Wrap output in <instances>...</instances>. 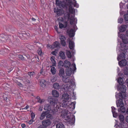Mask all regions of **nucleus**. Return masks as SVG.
Returning a JSON list of instances; mask_svg holds the SVG:
<instances>
[{
	"label": "nucleus",
	"instance_id": "obj_23",
	"mask_svg": "<svg viewBox=\"0 0 128 128\" xmlns=\"http://www.w3.org/2000/svg\"><path fill=\"white\" fill-rule=\"evenodd\" d=\"M59 75L60 77H62L64 76V71L63 68H62L60 70Z\"/></svg>",
	"mask_w": 128,
	"mask_h": 128
},
{
	"label": "nucleus",
	"instance_id": "obj_33",
	"mask_svg": "<svg viewBox=\"0 0 128 128\" xmlns=\"http://www.w3.org/2000/svg\"><path fill=\"white\" fill-rule=\"evenodd\" d=\"M67 25V23L66 22H65V25L64 26V25L62 23H59V27L60 28H62L64 27V28H66Z\"/></svg>",
	"mask_w": 128,
	"mask_h": 128
},
{
	"label": "nucleus",
	"instance_id": "obj_37",
	"mask_svg": "<svg viewBox=\"0 0 128 128\" xmlns=\"http://www.w3.org/2000/svg\"><path fill=\"white\" fill-rule=\"evenodd\" d=\"M59 39L60 40V41L62 40H65L66 38L64 36L62 35H60L59 36Z\"/></svg>",
	"mask_w": 128,
	"mask_h": 128
},
{
	"label": "nucleus",
	"instance_id": "obj_10",
	"mask_svg": "<svg viewBox=\"0 0 128 128\" xmlns=\"http://www.w3.org/2000/svg\"><path fill=\"white\" fill-rule=\"evenodd\" d=\"M42 124L46 127L50 125L51 124V122L49 120H43L42 122Z\"/></svg>",
	"mask_w": 128,
	"mask_h": 128
},
{
	"label": "nucleus",
	"instance_id": "obj_40",
	"mask_svg": "<svg viewBox=\"0 0 128 128\" xmlns=\"http://www.w3.org/2000/svg\"><path fill=\"white\" fill-rule=\"evenodd\" d=\"M16 56L19 58L20 59L22 60H24V58L22 55L16 54Z\"/></svg>",
	"mask_w": 128,
	"mask_h": 128
},
{
	"label": "nucleus",
	"instance_id": "obj_20",
	"mask_svg": "<svg viewBox=\"0 0 128 128\" xmlns=\"http://www.w3.org/2000/svg\"><path fill=\"white\" fill-rule=\"evenodd\" d=\"M48 112L47 111L43 112L41 114L40 119L42 120L45 117V116L48 114Z\"/></svg>",
	"mask_w": 128,
	"mask_h": 128
},
{
	"label": "nucleus",
	"instance_id": "obj_54",
	"mask_svg": "<svg viewBox=\"0 0 128 128\" xmlns=\"http://www.w3.org/2000/svg\"><path fill=\"white\" fill-rule=\"evenodd\" d=\"M33 119L32 118L28 121V123L29 124H32L33 122Z\"/></svg>",
	"mask_w": 128,
	"mask_h": 128
},
{
	"label": "nucleus",
	"instance_id": "obj_14",
	"mask_svg": "<svg viewBox=\"0 0 128 128\" xmlns=\"http://www.w3.org/2000/svg\"><path fill=\"white\" fill-rule=\"evenodd\" d=\"M59 45V43L57 41H56L53 43L52 45L50 46V47L52 49L55 48H60Z\"/></svg>",
	"mask_w": 128,
	"mask_h": 128
},
{
	"label": "nucleus",
	"instance_id": "obj_36",
	"mask_svg": "<svg viewBox=\"0 0 128 128\" xmlns=\"http://www.w3.org/2000/svg\"><path fill=\"white\" fill-rule=\"evenodd\" d=\"M118 82L121 85L122 84L123 82V79L121 77H119Z\"/></svg>",
	"mask_w": 128,
	"mask_h": 128
},
{
	"label": "nucleus",
	"instance_id": "obj_9",
	"mask_svg": "<svg viewBox=\"0 0 128 128\" xmlns=\"http://www.w3.org/2000/svg\"><path fill=\"white\" fill-rule=\"evenodd\" d=\"M54 12L56 13L57 15L58 16L64 13V11L62 9L56 8H54Z\"/></svg>",
	"mask_w": 128,
	"mask_h": 128
},
{
	"label": "nucleus",
	"instance_id": "obj_55",
	"mask_svg": "<svg viewBox=\"0 0 128 128\" xmlns=\"http://www.w3.org/2000/svg\"><path fill=\"white\" fill-rule=\"evenodd\" d=\"M64 63H63V62L62 61H60L59 62L58 64H60V66H62L63 65H64Z\"/></svg>",
	"mask_w": 128,
	"mask_h": 128
},
{
	"label": "nucleus",
	"instance_id": "obj_4",
	"mask_svg": "<svg viewBox=\"0 0 128 128\" xmlns=\"http://www.w3.org/2000/svg\"><path fill=\"white\" fill-rule=\"evenodd\" d=\"M63 89L66 92H68L69 93V92H71L72 94H70V95L73 97L74 96V92L72 89L70 87V86L68 84H66L64 85L63 87Z\"/></svg>",
	"mask_w": 128,
	"mask_h": 128
},
{
	"label": "nucleus",
	"instance_id": "obj_57",
	"mask_svg": "<svg viewBox=\"0 0 128 128\" xmlns=\"http://www.w3.org/2000/svg\"><path fill=\"white\" fill-rule=\"evenodd\" d=\"M38 128H46V127L42 125H42L40 126Z\"/></svg>",
	"mask_w": 128,
	"mask_h": 128
},
{
	"label": "nucleus",
	"instance_id": "obj_63",
	"mask_svg": "<svg viewBox=\"0 0 128 128\" xmlns=\"http://www.w3.org/2000/svg\"><path fill=\"white\" fill-rule=\"evenodd\" d=\"M39 111H42V107L40 106L38 109Z\"/></svg>",
	"mask_w": 128,
	"mask_h": 128
},
{
	"label": "nucleus",
	"instance_id": "obj_12",
	"mask_svg": "<svg viewBox=\"0 0 128 128\" xmlns=\"http://www.w3.org/2000/svg\"><path fill=\"white\" fill-rule=\"evenodd\" d=\"M120 44L121 46L120 48V49L124 52H126L128 49L127 46L125 44L122 43H120Z\"/></svg>",
	"mask_w": 128,
	"mask_h": 128
},
{
	"label": "nucleus",
	"instance_id": "obj_18",
	"mask_svg": "<svg viewBox=\"0 0 128 128\" xmlns=\"http://www.w3.org/2000/svg\"><path fill=\"white\" fill-rule=\"evenodd\" d=\"M68 16V19L70 20V22L71 24L73 23L75 21V19L74 18V15H72L70 18V16L69 14H67Z\"/></svg>",
	"mask_w": 128,
	"mask_h": 128
},
{
	"label": "nucleus",
	"instance_id": "obj_60",
	"mask_svg": "<svg viewBox=\"0 0 128 128\" xmlns=\"http://www.w3.org/2000/svg\"><path fill=\"white\" fill-rule=\"evenodd\" d=\"M17 84L20 86H22V84L21 83L19 82H17L16 83Z\"/></svg>",
	"mask_w": 128,
	"mask_h": 128
},
{
	"label": "nucleus",
	"instance_id": "obj_28",
	"mask_svg": "<svg viewBox=\"0 0 128 128\" xmlns=\"http://www.w3.org/2000/svg\"><path fill=\"white\" fill-rule=\"evenodd\" d=\"M53 88L56 89H59L60 88V86L58 83H54L53 85Z\"/></svg>",
	"mask_w": 128,
	"mask_h": 128
},
{
	"label": "nucleus",
	"instance_id": "obj_58",
	"mask_svg": "<svg viewBox=\"0 0 128 128\" xmlns=\"http://www.w3.org/2000/svg\"><path fill=\"white\" fill-rule=\"evenodd\" d=\"M118 75L119 77H121V78H123L124 76V75L122 73H120L118 74Z\"/></svg>",
	"mask_w": 128,
	"mask_h": 128
},
{
	"label": "nucleus",
	"instance_id": "obj_29",
	"mask_svg": "<svg viewBox=\"0 0 128 128\" xmlns=\"http://www.w3.org/2000/svg\"><path fill=\"white\" fill-rule=\"evenodd\" d=\"M68 35L70 37H72L74 36V31L72 29H71L69 31Z\"/></svg>",
	"mask_w": 128,
	"mask_h": 128
},
{
	"label": "nucleus",
	"instance_id": "obj_11",
	"mask_svg": "<svg viewBox=\"0 0 128 128\" xmlns=\"http://www.w3.org/2000/svg\"><path fill=\"white\" fill-rule=\"evenodd\" d=\"M69 47L70 49L71 50H73L72 51V53H74V44L73 41L71 40H69L68 43Z\"/></svg>",
	"mask_w": 128,
	"mask_h": 128
},
{
	"label": "nucleus",
	"instance_id": "obj_45",
	"mask_svg": "<svg viewBox=\"0 0 128 128\" xmlns=\"http://www.w3.org/2000/svg\"><path fill=\"white\" fill-rule=\"evenodd\" d=\"M46 116V118H49L51 119L52 118V115L50 114H49L48 113V114Z\"/></svg>",
	"mask_w": 128,
	"mask_h": 128
},
{
	"label": "nucleus",
	"instance_id": "obj_5",
	"mask_svg": "<svg viewBox=\"0 0 128 128\" xmlns=\"http://www.w3.org/2000/svg\"><path fill=\"white\" fill-rule=\"evenodd\" d=\"M72 66L74 67V70H72L71 68H68L66 70L65 72L67 76H70L72 73L73 70L74 71L76 70V65L75 64H72Z\"/></svg>",
	"mask_w": 128,
	"mask_h": 128
},
{
	"label": "nucleus",
	"instance_id": "obj_53",
	"mask_svg": "<svg viewBox=\"0 0 128 128\" xmlns=\"http://www.w3.org/2000/svg\"><path fill=\"white\" fill-rule=\"evenodd\" d=\"M112 109V112H116V108L113 106H112L111 107Z\"/></svg>",
	"mask_w": 128,
	"mask_h": 128
},
{
	"label": "nucleus",
	"instance_id": "obj_59",
	"mask_svg": "<svg viewBox=\"0 0 128 128\" xmlns=\"http://www.w3.org/2000/svg\"><path fill=\"white\" fill-rule=\"evenodd\" d=\"M51 53L52 54L56 56V54L57 53L55 51H54L52 52Z\"/></svg>",
	"mask_w": 128,
	"mask_h": 128
},
{
	"label": "nucleus",
	"instance_id": "obj_34",
	"mask_svg": "<svg viewBox=\"0 0 128 128\" xmlns=\"http://www.w3.org/2000/svg\"><path fill=\"white\" fill-rule=\"evenodd\" d=\"M57 107L53 106V108L52 109L51 112V113H52L53 114H55L56 112L57 111Z\"/></svg>",
	"mask_w": 128,
	"mask_h": 128
},
{
	"label": "nucleus",
	"instance_id": "obj_56",
	"mask_svg": "<svg viewBox=\"0 0 128 128\" xmlns=\"http://www.w3.org/2000/svg\"><path fill=\"white\" fill-rule=\"evenodd\" d=\"M35 114H34L33 113H32L31 114V116L32 119H34V118L35 117Z\"/></svg>",
	"mask_w": 128,
	"mask_h": 128
},
{
	"label": "nucleus",
	"instance_id": "obj_30",
	"mask_svg": "<svg viewBox=\"0 0 128 128\" xmlns=\"http://www.w3.org/2000/svg\"><path fill=\"white\" fill-rule=\"evenodd\" d=\"M40 85L42 87H44L46 86V81L44 79H42L41 80L40 82Z\"/></svg>",
	"mask_w": 128,
	"mask_h": 128
},
{
	"label": "nucleus",
	"instance_id": "obj_1",
	"mask_svg": "<svg viewBox=\"0 0 128 128\" xmlns=\"http://www.w3.org/2000/svg\"><path fill=\"white\" fill-rule=\"evenodd\" d=\"M66 1V6L62 8H67L69 7V10L70 12L72 14H74L75 11L74 8L72 7V5H73L74 7L78 8V5L77 4L75 0H65Z\"/></svg>",
	"mask_w": 128,
	"mask_h": 128
},
{
	"label": "nucleus",
	"instance_id": "obj_52",
	"mask_svg": "<svg viewBox=\"0 0 128 128\" xmlns=\"http://www.w3.org/2000/svg\"><path fill=\"white\" fill-rule=\"evenodd\" d=\"M3 98L6 101V100H7V96L6 94H3Z\"/></svg>",
	"mask_w": 128,
	"mask_h": 128
},
{
	"label": "nucleus",
	"instance_id": "obj_41",
	"mask_svg": "<svg viewBox=\"0 0 128 128\" xmlns=\"http://www.w3.org/2000/svg\"><path fill=\"white\" fill-rule=\"evenodd\" d=\"M71 84V85H73L75 84L73 78H71L70 77V80L68 82Z\"/></svg>",
	"mask_w": 128,
	"mask_h": 128
},
{
	"label": "nucleus",
	"instance_id": "obj_42",
	"mask_svg": "<svg viewBox=\"0 0 128 128\" xmlns=\"http://www.w3.org/2000/svg\"><path fill=\"white\" fill-rule=\"evenodd\" d=\"M37 52L38 54L40 56H41L42 55V51L41 48H38V50Z\"/></svg>",
	"mask_w": 128,
	"mask_h": 128
},
{
	"label": "nucleus",
	"instance_id": "obj_27",
	"mask_svg": "<svg viewBox=\"0 0 128 128\" xmlns=\"http://www.w3.org/2000/svg\"><path fill=\"white\" fill-rule=\"evenodd\" d=\"M120 90L122 92H125L126 90V87L124 85H121L120 86Z\"/></svg>",
	"mask_w": 128,
	"mask_h": 128
},
{
	"label": "nucleus",
	"instance_id": "obj_48",
	"mask_svg": "<svg viewBox=\"0 0 128 128\" xmlns=\"http://www.w3.org/2000/svg\"><path fill=\"white\" fill-rule=\"evenodd\" d=\"M123 22V19L122 18H119L118 19V22L120 23H122Z\"/></svg>",
	"mask_w": 128,
	"mask_h": 128
},
{
	"label": "nucleus",
	"instance_id": "obj_25",
	"mask_svg": "<svg viewBox=\"0 0 128 128\" xmlns=\"http://www.w3.org/2000/svg\"><path fill=\"white\" fill-rule=\"evenodd\" d=\"M59 55L62 59H64L66 58V56L64 52V51H60L59 53Z\"/></svg>",
	"mask_w": 128,
	"mask_h": 128
},
{
	"label": "nucleus",
	"instance_id": "obj_3",
	"mask_svg": "<svg viewBox=\"0 0 128 128\" xmlns=\"http://www.w3.org/2000/svg\"><path fill=\"white\" fill-rule=\"evenodd\" d=\"M11 36L6 35L3 34L0 35V42H5L9 41L10 39Z\"/></svg>",
	"mask_w": 128,
	"mask_h": 128
},
{
	"label": "nucleus",
	"instance_id": "obj_44",
	"mask_svg": "<svg viewBox=\"0 0 128 128\" xmlns=\"http://www.w3.org/2000/svg\"><path fill=\"white\" fill-rule=\"evenodd\" d=\"M124 73L125 75H128V69L127 68H125L124 70Z\"/></svg>",
	"mask_w": 128,
	"mask_h": 128
},
{
	"label": "nucleus",
	"instance_id": "obj_2",
	"mask_svg": "<svg viewBox=\"0 0 128 128\" xmlns=\"http://www.w3.org/2000/svg\"><path fill=\"white\" fill-rule=\"evenodd\" d=\"M68 114V112L67 111H64L62 112L61 114V116L62 118H64L68 121L69 122V123L70 124H72L74 123L75 120L74 116L72 117L71 120L69 116H67Z\"/></svg>",
	"mask_w": 128,
	"mask_h": 128
},
{
	"label": "nucleus",
	"instance_id": "obj_39",
	"mask_svg": "<svg viewBox=\"0 0 128 128\" xmlns=\"http://www.w3.org/2000/svg\"><path fill=\"white\" fill-rule=\"evenodd\" d=\"M28 74L30 78L31 77V76H34L35 75V73L33 72H28Z\"/></svg>",
	"mask_w": 128,
	"mask_h": 128
},
{
	"label": "nucleus",
	"instance_id": "obj_32",
	"mask_svg": "<svg viewBox=\"0 0 128 128\" xmlns=\"http://www.w3.org/2000/svg\"><path fill=\"white\" fill-rule=\"evenodd\" d=\"M119 118L122 123L124 122V117L123 115L120 114L119 116Z\"/></svg>",
	"mask_w": 128,
	"mask_h": 128
},
{
	"label": "nucleus",
	"instance_id": "obj_49",
	"mask_svg": "<svg viewBox=\"0 0 128 128\" xmlns=\"http://www.w3.org/2000/svg\"><path fill=\"white\" fill-rule=\"evenodd\" d=\"M113 116L114 118H116L118 115V114L116 112H112Z\"/></svg>",
	"mask_w": 128,
	"mask_h": 128
},
{
	"label": "nucleus",
	"instance_id": "obj_62",
	"mask_svg": "<svg viewBox=\"0 0 128 128\" xmlns=\"http://www.w3.org/2000/svg\"><path fill=\"white\" fill-rule=\"evenodd\" d=\"M9 50H8L7 49H5L4 50V52L7 53L8 52H9Z\"/></svg>",
	"mask_w": 128,
	"mask_h": 128
},
{
	"label": "nucleus",
	"instance_id": "obj_19",
	"mask_svg": "<svg viewBox=\"0 0 128 128\" xmlns=\"http://www.w3.org/2000/svg\"><path fill=\"white\" fill-rule=\"evenodd\" d=\"M128 27V25H122L120 28V31L121 32H123L126 30Z\"/></svg>",
	"mask_w": 128,
	"mask_h": 128
},
{
	"label": "nucleus",
	"instance_id": "obj_64",
	"mask_svg": "<svg viewBox=\"0 0 128 128\" xmlns=\"http://www.w3.org/2000/svg\"><path fill=\"white\" fill-rule=\"evenodd\" d=\"M26 126V125L25 124H21V127L22 128H25Z\"/></svg>",
	"mask_w": 128,
	"mask_h": 128
},
{
	"label": "nucleus",
	"instance_id": "obj_38",
	"mask_svg": "<svg viewBox=\"0 0 128 128\" xmlns=\"http://www.w3.org/2000/svg\"><path fill=\"white\" fill-rule=\"evenodd\" d=\"M66 55L69 58L72 57V54L71 52L69 51H66Z\"/></svg>",
	"mask_w": 128,
	"mask_h": 128
},
{
	"label": "nucleus",
	"instance_id": "obj_7",
	"mask_svg": "<svg viewBox=\"0 0 128 128\" xmlns=\"http://www.w3.org/2000/svg\"><path fill=\"white\" fill-rule=\"evenodd\" d=\"M59 0H56V5L58 6L60 8H61L66 6V1L65 0H64V1L62 2H61L60 1H59Z\"/></svg>",
	"mask_w": 128,
	"mask_h": 128
},
{
	"label": "nucleus",
	"instance_id": "obj_22",
	"mask_svg": "<svg viewBox=\"0 0 128 128\" xmlns=\"http://www.w3.org/2000/svg\"><path fill=\"white\" fill-rule=\"evenodd\" d=\"M52 94L53 96L56 98H58L59 97V94L58 92L56 90H53L52 92Z\"/></svg>",
	"mask_w": 128,
	"mask_h": 128
},
{
	"label": "nucleus",
	"instance_id": "obj_24",
	"mask_svg": "<svg viewBox=\"0 0 128 128\" xmlns=\"http://www.w3.org/2000/svg\"><path fill=\"white\" fill-rule=\"evenodd\" d=\"M71 64L69 61L67 60H66L64 64V66L66 68H69Z\"/></svg>",
	"mask_w": 128,
	"mask_h": 128
},
{
	"label": "nucleus",
	"instance_id": "obj_50",
	"mask_svg": "<svg viewBox=\"0 0 128 128\" xmlns=\"http://www.w3.org/2000/svg\"><path fill=\"white\" fill-rule=\"evenodd\" d=\"M76 104V102H72L71 105L73 106V109H74L75 108Z\"/></svg>",
	"mask_w": 128,
	"mask_h": 128
},
{
	"label": "nucleus",
	"instance_id": "obj_61",
	"mask_svg": "<svg viewBox=\"0 0 128 128\" xmlns=\"http://www.w3.org/2000/svg\"><path fill=\"white\" fill-rule=\"evenodd\" d=\"M62 104L63 107H65L67 106V104L66 103H64V102H63Z\"/></svg>",
	"mask_w": 128,
	"mask_h": 128
},
{
	"label": "nucleus",
	"instance_id": "obj_15",
	"mask_svg": "<svg viewBox=\"0 0 128 128\" xmlns=\"http://www.w3.org/2000/svg\"><path fill=\"white\" fill-rule=\"evenodd\" d=\"M125 54L124 53L122 52L120 53V54L117 58V59L118 61L119 60H124L125 59Z\"/></svg>",
	"mask_w": 128,
	"mask_h": 128
},
{
	"label": "nucleus",
	"instance_id": "obj_13",
	"mask_svg": "<svg viewBox=\"0 0 128 128\" xmlns=\"http://www.w3.org/2000/svg\"><path fill=\"white\" fill-rule=\"evenodd\" d=\"M70 79V77L64 75L62 77V80L63 82L65 83L68 82Z\"/></svg>",
	"mask_w": 128,
	"mask_h": 128
},
{
	"label": "nucleus",
	"instance_id": "obj_26",
	"mask_svg": "<svg viewBox=\"0 0 128 128\" xmlns=\"http://www.w3.org/2000/svg\"><path fill=\"white\" fill-rule=\"evenodd\" d=\"M116 106H117L118 107L123 106V103L122 99H120L119 100L118 103H117V102H116Z\"/></svg>",
	"mask_w": 128,
	"mask_h": 128
},
{
	"label": "nucleus",
	"instance_id": "obj_47",
	"mask_svg": "<svg viewBox=\"0 0 128 128\" xmlns=\"http://www.w3.org/2000/svg\"><path fill=\"white\" fill-rule=\"evenodd\" d=\"M60 43L63 46H64L66 45V43L65 40L60 41Z\"/></svg>",
	"mask_w": 128,
	"mask_h": 128
},
{
	"label": "nucleus",
	"instance_id": "obj_17",
	"mask_svg": "<svg viewBox=\"0 0 128 128\" xmlns=\"http://www.w3.org/2000/svg\"><path fill=\"white\" fill-rule=\"evenodd\" d=\"M126 60H122L120 62H119V64L121 66H126L127 64Z\"/></svg>",
	"mask_w": 128,
	"mask_h": 128
},
{
	"label": "nucleus",
	"instance_id": "obj_46",
	"mask_svg": "<svg viewBox=\"0 0 128 128\" xmlns=\"http://www.w3.org/2000/svg\"><path fill=\"white\" fill-rule=\"evenodd\" d=\"M124 18L125 20L128 21V14H125L124 16Z\"/></svg>",
	"mask_w": 128,
	"mask_h": 128
},
{
	"label": "nucleus",
	"instance_id": "obj_8",
	"mask_svg": "<svg viewBox=\"0 0 128 128\" xmlns=\"http://www.w3.org/2000/svg\"><path fill=\"white\" fill-rule=\"evenodd\" d=\"M120 37L122 39L124 44H126L128 43V39L126 38L125 35L121 34L120 36Z\"/></svg>",
	"mask_w": 128,
	"mask_h": 128
},
{
	"label": "nucleus",
	"instance_id": "obj_16",
	"mask_svg": "<svg viewBox=\"0 0 128 128\" xmlns=\"http://www.w3.org/2000/svg\"><path fill=\"white\" fill-rule=\"evenodd\" d=\"M62 98L64 100V101L66 102L69 99V95L67 93H64L62 94Z\"/></svg>",
	"mask_w": 128,
	"mask_h": 128
},
{
	"label": "nucleus",
	"instance_id": "obj_43",
	"mask_svg": "<svg viewBox=\"0 0 128 128\" xmlns=\"http://www.w3.org/2000/svg\"><path fill=\"white\" fill-rule=\"evenodd\" d=\"M120 107V111L122 112H124L126 110L125 108L123 106Z\"/></svg>",
	"mask_w": 128,
	"mask_h": 128
},
{
	"label": "nucleus",
	"instance_id": "obj_21",
	"mask_svg": "<svg viewBox=\"0 0 128 128\" xmlns=\"http://www.w3.org/2000/svg\"><path fill=\"white\" fill-rule=\"evenodd\" d=\"M44 109L50 112L51 110V107L49 104H46L44 105Z\"/></svg>",
	"mask_w": 128,
	"mask_h": 128
},
{
	"label": "nucleus",
	"instance_id": "obj_51",
	"mask_svg": "<svg viewBox=\"0 0 128 128\" xmlns=\"http://www.w3.org/2000/svg\"><path fill=\"white\" fill-rule=\"evenodd\" d=\"M51 61L52 63V66H50V67H52V66H55L56 62L55 60L52 61Z\"/></svg>",
	"mask_w": 128,
	"mask_h": 128
},
{
	"label": "nucleus",
	"instance_id": "obj_6",
	"mask_svg": "<svg viewBox=\"0 0 128 128\" xmlns=\"http://www.w3.org/2000/svg\"><path fill=\"white\" fill-rule=\"evenodd\" d=\"M48 101L53 106L57 107L59 104L57 99L55 98H50L49 99Z\"/></svg>",
	"mask_w": 128,
	"mask_h": 128
},
{
	"label": "nucleus",
	"instance_id": "obj_35",
	"mask_svg": "<svg viewBox=\"0 0 128 128\" xmlns=\"http://www.w3.org/2000/svg\"><path fill=\"white\" fill-rule=\"evenodd\" d=\"M56 69L55 67H52L50 70V71L53 75H54L56 74Z\"/></svg>",
	"mask_w": 128,
	"mask_h": 128
},
{
	"label": "nucleus",
	"instance_id": "obj_31",
	"mask_svg": "<svg viewBox=\"0 0 128 128\" xmlns=\"http://www.w3.org/2000/svg\"><path fill=\"white\" fill-rule=\"evenodd\" d=\"M56 126V128H64V125L61 123L57 124Z\"/></svg>",
	"mask_w": 128,
	"mask_h": 128
}]
</instances>
